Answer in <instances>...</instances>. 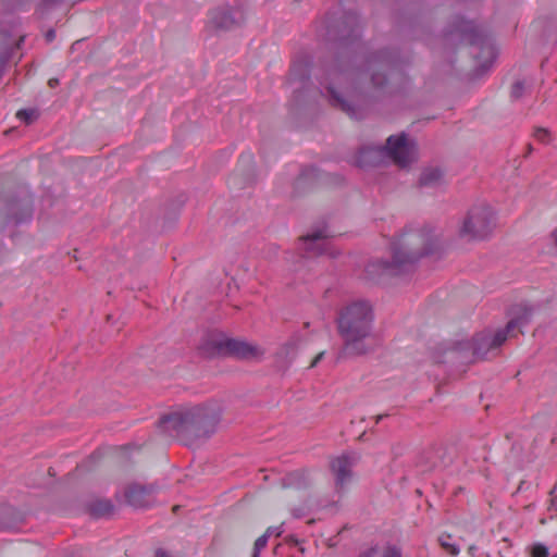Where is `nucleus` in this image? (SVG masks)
<instances>
[{
	"label": "nucleus",
	"mask_w": 557,
	"mask_h": 557,
	"mask_svg": "<svg viewBox=\"0 0 557 557\" xmlns=\"http://www.w3.org/2000/svg\"><path fill=\"white\" fill-rule=\"evenodd\" d=\"M309 483V474L306 470H297L288 473L283 479L284 487H296L301 488L307 486Z\"/></svg>",
	"instance_id": "4be33fe9"
},
{
	"label": "nucleus",
	"mask_w": 557,
	"mask_h": 557,
	"mask_svg": "<svg viewBox=\"0 0 557 557\" xmlns=\"http://www.w3.org/2000/svg\"><path fill=\"white\" fill-rule=\"evenodd\" d=\"M302 341L301 335L294 334L285 344H283L276 351V357L288 364L295 358L298 347Z\"/></svg>",
	"instance_id": "a211bd4d"
},
{
	"label": "nucleus",
	"mask_w": 557,
	"mask_h": 557,
	"mask_svg": "<svg viewBox=\"0 0 557 557\" xmlns=\"http://www.w3.org/2000/svg\"><path fill=\"white\" fill-rule=\"evenodd\" d=\"M518 331L520 332V334H523V331H520V329L516 330L515 334H516Z\"/></svg>",
	"instance_id": "c03bdc74"
},
{
	"label": "nucleus",
	"mask_w": 557,
	"mask_h": 557,
	"mask_svg": "<svg viewBox=\"0 0 557 557\" xmlns=\"http://www.w3.org/2000/svg\"><path fill=\"white\" fill-rule=\"evenodd\" d=\"M309 77V65L306 61H296L294 62L292 69H290V74H289V79L290 81H298V82H304L306 81L307 78Z\"/></svg>",
	"instance_id": "5701e85b"
},
{
	"label": "nucleus",
	"mask_w": 557,
	"mask_h": 557,
	"mask_svg": "<svg viewBox=\"0 0 557 557\" xmlns=\"http://www.w3.org/2000/svg\"><path fill=\"white\" fill-rule=\"evenodd\" d=\"M23 40H24V37H23V36H20V38H18L17 42L15 44V48H16V49H17V48H20V45H21V42H22Z\"/></svg>",
	"instance_id": "ea45409f"
},
{
	"label": "nucleus",
	"mask_w": 557,
	"mask_h": 557,
	"mask_svg": "<svg viewBox=\"0 0 557 557\" xmlns=\"http://www.w3.org/2000/svg\"><path fill=\"white\" fill-rule=\"evenodd\" d=\"M45 37H46V40H47L48 42H51V41L55 38V30H54V29H49V30L46 33Z\"/></svg>",
	"instance_id": "72a5a7b5"
},
{
	"label": "nucleus",
	"mask_w": 557,
	"mask_h": 557,
	"mask_svg": "<svg viewBox=\"0 0 557 557\" xmlns=\"http://www.w3.org/2000/svg\"><path fill=\"white\" fill-rule=\"evenodd\" d=\"M48 85L50 88H54L59 85V79L53 77L48 81Z\"/></svg>",
	"instance_id": "c9c22d12"
},
{
	"label": "nucleus",
	"mask_w": 557,
	"mask_h": 557,
	"mask_svg": "<svg viewBox=\"0 0 557 557\" xmlns=\"http://www.w3.org/2000/svg\"><path fill=\"white\" fill-rule=\"evenodd\" d=\"M359 557H401V553L399 548L393 545H375L361 553Z\"/></svg>",
	"instance_id": "412c9836"
},
{
	"label": "nucleus",
	"mask_w": 557,
	"mask_h": 557,
	"mask_svg": "<svg viewBox=\"0 0 557 557\" xmlns=\"http://www.w3.org/2000/svg\"><path fill=\"white\" fill-rule=\"evenodd\" d=\"M178 509H180V506H178V505H176V506H174V507H173V511H174V512L178 511Z\"/></svg>",
	"instance_id": "79ce46f5"
},
{
	"label": "nucleus",
	"mask_w": 557,
	"mask_h": 557,
	"mask_svg": "<svg viewBox=\"0 0 557 557\" xmlns=\"http://www.w3.org/2000/svg\"><path fill=\"white\" fill-rule=\"evenodd\" d=\"M349 58L341 55L330 63H324L319 77L323 88L322 95L330 104L351 119L360 120L366 114L364 98L358 90L363 74L369 75L371 85L381 89L386 84L385 71L396 66L398 58L391 50H380L370 55L366 73L348 66Z\"/></svg>",
	"instance_id": "f257e3e1"
},
{
	"label": "nucleus",
	"mask_w": 557,
	"mask_h": 557,
	"mask_svg": "<svg viewBox=\"0 0 557 557\" xmlns=\"http://www.w3.org/2000/svg\"><path fill=\"white\" fill-rule=\"evenodd\" d=\"M550 238L553 240V244H554V248L556 249L557 251V227L554 228V231L550 233Z\"/></svg>",
	"instance_id": "f704fd0d"
},
{
	"label": "nucleus",
	"mask_w": 557,
	"mask_h": 557,
	"mask_svg": "<svg viewBox=\"0 0 557 557\" xmlns=\"http://www.w3.org/2000/svg\"><path fill=\"white\" fill-rule=\"evenodd\" d=\"M507 338L506 332L499 329L494 333L491 331L478 333L471 339H449L437 346L433 358L437 363L467 366L483 359L490 351L500 347Z\"/></svg>",
	"instance_id": "39448f33"
},
{
	"label": "nucleus",
	"mask_w": 557,
	"mask_h": 557,
	"mask_svg": "<svg viewBox=\"0 0 557 557\" xmlns=\"http://www.w3.org/2000/svg\"><path fill=\"white\" fill-rule=\"evenodd\" d=\"M391 158L399 168H407L417 160V148L406 134L392 135L385 146L362 147L356 158V164L361 169L377 166Z\"/></svg>",
	"instance_id": "423d86ee"
},
{
	"label": "nucleus",
	"mask_w": 557,
	"mask_h": 557,
	"mask_svg": "<svg viewBox=\"0 0 557 557\" xmlns=\"http://www.w3.org/2000/svg\"><path fill=\"white\" fill-rule=\"evenodd\" d=\"M332 235L327 228H318L301 237L304 249L308 255L318 256L326 252V239Z\"/></svg>",
	"instance_id": "dca6fc26"
},
{
	"label": "nucleus",
	"mask_w": 557,
	"mask_h": 557,
	"mask_svg": "<svg viewBox=\"0 0 557 557\" xmlns=\"http://www.w3.org/2000/svg\"><path fill=\"white\" fill-rule=\"evenodd\" d=\"M246 21L240 5H219L208 14V26L214 30L227 32L242 26Z\"/></svg>",
	"instance_id": "1a4fd4ad"
},
{
	"label": "nucleus",
	"mask_w": 557,
	"mask_h": 557,
	"mask_svg": "<svg viewBox=\"0 0 557 557\" xmlns=\"http://www.w3.org/2000/svg\"><path fill=\"white\" fill-rule=\"evenodd\" d=\"M0 210L3 211L9 221L16 224L27 221L32 216V201L29 198H18L0 203Z\"/></svg>",
	"instance_id": "4468645a"
},
{
	"label": "nucleus",
	"mask_w": 557,
	"mask_h": 557,
	"mask_svg": "<svg viewBox=\"0 0 557 557\" xmlns=\"http://www.w3.org/2000/svg\"><path fill=\"white\" fill-rule=\"evenodd\" d=\"M63 0H42L41 3L39 4V9L41 10V12H45L58 4H60Z\"/></svg>",
	"instance_id": "7c9ffc66"
},
{
	"label": "nucleus",
	"mask_w": 557,
	"mask_h": 557,
	"mask_svg": "<svg viewBox=\"0 0 557 557\" xmlns=\"http://www.w3.org/2000/svg\"><path fill=\"white\" fill-rule=\"evenodd\" d=\"M532 151H533V147H532V145H531V144H529V145L527 146V153H525V157H528L529 154H531V153H532Z\"/></svg>",
	"instance_id": "e433bc0d"
},
{
	"label": "nucleus",
	"mask_w": 557,
	"mask_h": 557,
	"mask_svg": "<svg viewBox=\"0 0 557 557\" xmlns=\"http://www.w3.org/2000/svg\"><path fill=\"white\" fill-rule=\"evenodd\" d=\"M496 226L495 212L486 203L469 209L459 228V236L467 240L486 239Z\"/></svg>",
	"instance_id": "6e6552de"
},
{
	"label": "nucleus",
	"mask_w": 557,
	"mask_h": 557,
	"mask_svg": "<svg viewBox=\"0 0 557 557\" xmlns=\"http://www.w3.org/2000/svg\"><path fill=\"white\" fill-rule=\"evenodd\" d=\"M264 534L268 535V537L272 535L280 536L282 534L281 527H269Z\"/></svg>",
	"instance_id": "2f4dec72"
},
{
	"label": "nucleus",
	"mask_w": 557,
	"mask_h": 557,
	"mask_svg": "<svg viewBox=\"0 0 557 557\" xmlns=\"http://www.w3.org/2000/svg\"><path fill=\"white\" fill-rule=\"evenodd\" d=\"M445 172L440 166L424 168L418 180V187L424 189H438L445 185Z\"/></svg>",
	"instance_id": "f3484780"
},
{
	"label": "nucleus",
	"mask_w": 557,
	"mask_h": 557,
	"mask_svg": "<svg viewBox=\"0 0 557 557\" xmlns=\"http://www.w3.org/2000/svg\"><path fill=\"white\" fill-rule=\"evenodd\" d=\"M373 310L367 300H355L344 307L337 318V327L344 341L343 352L361 356L373 349L372 338Z\"/></svg>",
	"instance_id": "20e7f679"
},
{
	"label": "nucleus",
	"mask_w": 557,
	"mask_h": 557,
	"mask_svg": "<svg viewBox=\"0 0 557 557\" xmlns=\"http://www.w3.org/2000/svg\"><path fill=\"white\" fill-rule=\"evenodd\" d=\"M556 487H557V486L555 485V486L553 487V490L549 492V494H550V495H553V494L555 493Z\"/></svg>",
	"instance_id": "37998d69"
},
{
	"label": "nucleus",
	"mask_w": 557,
	"mask_h": 557,
	"mask_svg": "<svg viewBox=\"0 0 557 557\" xmlns=\"http://www.w3.org/2000/svg\"><path fill=\"white\" fill-rule=\"evenodd\" d=\"M20 513L9 505H0V529H13L21 521Z\"/></svg>",
	"instance_id": "aec40b11"
},
{
	"label": "nucleus",
	"mask_w": 557,
	"mask_h": 557,
	"mask_svg": "<svg viewBox=\"0 0 557 557\" xmlns=\"http://www.w3.org/2000/svg\"><path fill=\"white\" fill-rule=\"evenodd\" d=\"M329 35L338 40L341 45H348L360 36V25L356 13L347 12L341 22L329 28Z\"/></svg>",
	"instance_id": "9b49d317"
},
{
	"label": "nucleus",
	"mask_w": 557,
	"mask_h": 557,
	"mask_svg": "<svg viewBox=\"0 0 557 557\" xmlns=\"http://www.w3.org/2000/svg\"><path fill=\"white\" fill-rule=\"evenodd\" d=\"M268 540H269V537L265 534L259 536L256 540L255 545H253V553H252L251 557H259L260 552L267 546Z\"/></svg>",
	"instance_id": "c85d7f7f"
},
{
	"label": "nucleus",
	"mask_w": 557,
	"mask_h": 557,
	"mask_svg": "<svg viewBox=\"0 0 557 557\" xmlns=\"http://www.w3.org/2000/svg\"><path fill=\"white\" fill-rule=\"evenodd\" d=\"M442 448H432L429 451H425L423 458H425V466L428 469H433L440 465L438 458Z\"/></svg>",
	"instance_id": "a878e982"
},
{
	"label": "nucleus",
	"mask_w": 557,
	"mask_h": 557,
	"mask_svg": "<svg viewBox=\"0 0 557 557\" xmlns=\"http://www.w3.org/2000/svg\"><path fill=\"white\" fill-rule=\"evenodd\" d=\"M39 116V112L36 109H22L17 111L16 117L26 124H30L36 121Z\"/></svg>",
	"instance_id": "bb28decb"
},
{
	"label": "nucleus",
	"mask_w": 557,
	"mask_h": 557,
	"mask_svg": "<svg viewBox=\"0 0 557 557\" xmlns=\"http://www.w3.org/2000/svg\"><path fill=\"white\" fill-rule=\"evenodd\" d=\"M463 30H465V32H468V30H469V32H473V27H472V25L467 24V25H466V27L463 28Z\"/></svg>",
	"instance_id": "58836bf2"
},
{
	"label": "nucleus",
	"mask_w": 557,
	"mask_h": 557,
	"mask_svg": "<svg viewBox=\"0 0 557 557\" xmlns=\"http://www.w3.org/2000/svg\"><path fill=\"white\" fill-rule=\"evenodd\" d=\"M317 175L318 171L314 168L304 170L295 182V188L297 190L304 189L307 184H309L313 178L317 177Z\"/></svg>",
	"instance_id": "b1692460"
},
{
	"label": "nucleus",
	"mask_w": 557,
	"mask_h": 557,
	"mask_svg": "<svg viewBox=\"0 0 557 557\" xmlns=\"http://www.w3.org/2000/svg\"><path fill=\"white\" fill-rule=\"evenodd\" d=\"M465 39H468L473 48L471 54L487 69L496 58L495 47L490 41L481 39L475 32L472 35H466Z\"/></svg>",
	"instance_id": "2eb2a0df"
},
{
	"label": "nucleus",
	"mask_w": 557,
	"mask_h": 557,
	"mask_svg": "<svg viewBox=\"0 0 557 557\" xmlns=\"http://www.w3.org/2000/svg\"><path fill=\"white\" fill-rule=\"evenodd\" d=\"M533 314V306L525 302L513 305L509 311L510 319L503 331L506 332L508 337L515 336L516 330L528 325L531 322Z\"/></svg>",
	"instance_id": "ddd939ff"
},
{
	"label": "nucleus",
	"mask_w": 557,
	"mask_h": 557,
	"mask_svg": "<svg viewBox=\"0 0 557 557\" xmlns=\"http://www.w3.org/2000/svg\"><path fill=\"white\" fill-rule=\"evenodd\" d=\"M383 418H384L383 414L376 416V418H375L376 421L375 422L379 423Z\"/></svg>",
	"instance_id": "a19ab883"
},
{
	"label": "nucleus",
	"mask_w": 557,
	"mask_h": 557,
	"mask_svg": "<svg viewBox=\"0 0 557 557\" xmlns=\"http://www.w3.org/2000/svg\"><path fill=\"white\" fill-rule=\"evenodd\" d=\"M533 136L543 144H548L550 141V133L546 128L536 127Z\"/></svg>",
	"instance_id": "c756f323"
},
{
	"label": "nucleus",
	"mask_w": 557,
	"mask_h": 557,
	"mask_svg": "<svg viewBox=\"0 0 557 557\" xmlns=\"http://www.w3.org/2000/svg\"><path fill=\"white\" fill-rule=\"evenodd\" d=\"M157 487L154 485L129 484L124 491L126 503L135 508L149 507L154 503Z\"/></svg>",
	"instance_id": "f8f14e48"
},
{
	"label": "nucleus",
	"mask_w": 557,
	"mask_h": 557,
	"mask_svg": "<svg viewBox=\"0 0 557 557\" xmlns=\"http://www.w3.org/2000/svg\"><path fill=\"white\" fill-rule=\"evenodd\" d=\"M115 507L110 499L96 498L87 504V511L95 518H106L114 513Z\"/></svg>",
	"instance_id": "6ab92c4d"
},
{
	"label": "nucleus",
	"mask_w": 557,
	"mask_h": 557,
	"mask_svg": "<svg viewBox=\"0 0 557 557\" xmlns=\"http://www.w3.org/2000/svg\"><path fill=\"white\" fill-rule=\"evenodd\" d=\"M451 536L449 534H442L438 537V543L443 549H445L451 556H457L459 554L458 545L450 542Z\"/></svg>",
	"instance_id": "393cba45"
},
{
	"label": "nucleus",
	"mask_w": 557,
	"mask_h": 557,
	"mask_svg": "<svg viewBox=\"0 0 557 557\" xmlns=\"http://www.w3.org/2000/svg\"><path fill=\"white\" fill-rule=\"evenodd\" d=\"M200 350L206 357L231 356L244 360H259L264 355L260 346L223 334L209 335L202 342Z\"/></svg>",
	"instance_id": "0eeeda50"
},
{
	"label": "nucleus",
	"mask_w": 557,
	"mask_h": 557,
	"mask_svg": "<svg viewBox=\"0 0 557 557\" xmlns=\"http://www.w3.org/2000/svg\"><path fill=\"white\" fill-rule=\"evenodd\" d=\"M324 357V351L319 352L311 361L309 368H314Z\"/></svg>",
	"instance_id": "473e14b6"
},
{
	"label": "nucleus",
	"mask_w": 557,
	"mask_h": 557,
	"mask_svg": "<svg viewBox=\"0 0 557 557\" xmlns=\"http://www.w3.org/2000/svg\"><path fill=\"white\" fill-rule=\"evenodd\" d=\"M359 456L356 453H346L335 457L330 462L334 475L335 487L338 492L344 491L352 479V467L358 462Z\"/></svg>",
	"instance_id": "9d476101"
},
{
	"label": "nucleus",
	"mask_w": 557,
	"mask_h": 557,
	"mask_svg": "<svg viewBox=\"0 0 557 557\" xmlns=\"http://www.w3.org/2000/svg\"><path fill=\"white\" fill-rule=\"evenodd\" d=\"M475 549H476L475 545H470L469 548H468V552H469L470 555L473 556Z\"/></svg>",
	"instance_id": "4c0bfd02"
},
{
	"label": "nucleus",
	"mask_w": 557,
	"mask_h": 557,
	"mask_svg": "<svg viewBox=\"0 0 557 557\" xmlns=\"http://www.w3.org/2000/svg\"><path fill=\"white\" fill-rule=\"evenodd\" d=\"M443 248L441 234L430 226L407 227L391 244L392 260H375L368 264L370 275H399L410 271L418 261Z\"/></svg>",
	"instance_id": "f03ea898"
},
{
	"label": "nucleus",
	"mask_w": 557,
	"mask_h": 557,
	"mask_svg": "<svg viewBox=\"0 0 557 557\" xmlns=\"http://www.w3.org/2000/svg\"><path fill=\"white\" fill-rule=\"evenodd\" d=\"M527 89L523 81H517L511 86L510 97L515 100L520 99Z\"/></svg>",
	"instance_id": "cd10ccee"
},
{
	"label": "nucleus",
	"mask_w": 557,
	"mask_h": 557,
	"mask_svg": "<svg viewBox=\"0 0 557 557\" xmlns=\"http://www.w3.org/2000/svg\"><path fill=\"white\" fill-rule=\"evenodd\" d=\"M222 407L218 403L197 405L164 416L160 428L189 445L196 440L211 436L221 420Z\"/></svg>",
	"instance_id": "7ed1b4c3"
}]
</instances>
